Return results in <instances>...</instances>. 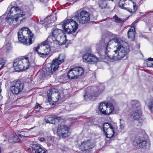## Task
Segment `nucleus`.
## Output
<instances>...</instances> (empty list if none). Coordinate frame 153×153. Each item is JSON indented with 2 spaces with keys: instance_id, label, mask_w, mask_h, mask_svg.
<instances>
[{
  "instance_id": "nucleus-1",
  "label": "nucleus",
  "mask_w": 153,
  "mask_h": 153,
  "mask_svg": "<svg viewBox=\"0 0 153 153\" xmlns=\"http://www.w3.org/2000/svg\"><path fill=\"white\" fill-rule=\"evenodd\" d=\"M6 12L9 16L5 18L6 22L9 25L16 28L20 24L23 20L20 18L25 16V14L24 12L20 9L19 7L15 6L9 7Z\"/></svg>"
},
{
  "instance_id": "nucleus-2",
  "label": "nucleus",
  "mask_w": 153,
  "mask_h": 153,
  "mask_svg": "<svg viewBox=\"0 0 153 153\" xmlns=\"http://www.w3.org/2000/svg\"><path fill=\"white\" fill-rule=\"evenodd\" d=\"M120 41V43L115 46L116 49L114 50L115 53L112 57V60L121 59L129 52L128 44L123 41Z\"/></svg>"
},
{
  "instance_id": "nucleus-3",
  "label": "nucleus",
  "mask_w": 153,
  "mask_h": 153,
  "mask_svg": "<svg viewBox=\"0 0 153 153\" xmlns=\"http://www.w3.org/2000/svg\"><path fill=\"white\" fill-rule=\"evenodd\" d=\"M65 58V55L62 54H60L57 58L53 59L50 67L43 70L44 75L47 76L53 74L58 68L59 65L64 61Z\"/></svg>"
},
{
  "instance_id": "nucleus-4",
  "label": "nucleus",
  "mask_w": 153,
  "mask_h": 153,
  "mask_svg": "<svg viewBox=\"0 0 153 153\" xmlns=\"http://www.w3.org/2000/svg\"><path fill=\"white\" fill-rule=\"evenodd\" d=\"M30 66L29 59L27 57L23 56L15 59L13 62V66L15 70L17 71L26 70Z\"/></svg>"
},
{
  "instance_id": "nucleus-5",
  "label": "nucleus",
  "mask_w": 153,
  "mask_h": 153,
  "mask_svg": "<svg viewBox=\"0 0 153 153\" xmlns=\"http://www.w3.org/2000/svg\"><path fill=\"white\" fill-rule=\"evenodd\" d=\"M61 30L58 28H53L52 31L48 38L49 41L52 42L57 45H62L64 44L66 42V36H62L61 37L59 41L57 40L58 36L61 33Z\"/></svg>"
},
{
  "instance_id": "nucleus-6",
  "label": "nucleus",
  "mask_w": 153,
  "mask_h": 153,
  "mask_svg": "<svg viewBox=\"0 0 153 153\" xmlns=\"http://www.w3.org/2000/svg\"><path fill=\"white\" fill-rule=\"evenodd\" d=\"M65 31L69 34L75 33L77 30L78 25L72 19H68L61 23Z\"/></svg>"
},
{
  "instance_id": "nucleus-7",
  "label": "nucleus",
  "mask_w": 153,
  "mask_h": 153,
  "mask_svg": "<svg viewBox=\"0 0 153 153\" xmlns=\"http://www.w3.org/2000/svg\"><path fill=\"white\" fill-rule=\"evenodd\" d=\"M75 17L78 22L80 24H85L90 19V14L88 12L84 10H79L75 14Z\"/></svg>"
},
{
  "instance_id": "nucleus-8",
  "label": "nucleus",
  "mask_w": 153,
  "mask_h": 153,
  "mask_svg": "<svg viewBox=\"0 0 153 153\" xmlns=\"http://www.w3.org/2000/svg\"><path fill=\"white\" fill-rule=\"evenodd\" d=\"M24 88V84L19 80H15L11 83L10 86V92L14 95L20 93Z\"/></svg>"
},
{
  "instance_id": "nucleus-9",
  "label": "nucleus",
  "mask_w": 153,
  "mask_h": 153,
  "mask_svg": "<svg viewBox=\"0 0 153 153\" xmlns=\"http://www.w3.org/2000/svg\"><path fill=\"white\" fill-rule=\"evenodd\" d=\"M105 87L103 84H101L98 87L92 86L91 87H88L85 90V94L84 95V97L86 96L89 97L88 93L89 90H91L92 92L91 95V97H97L104 90Z\"/></svg>"
},
{
  "instance_id": "nucleus-10",
  "label": "nucleus",
  "mask_w": 153,
  "mask_h": 153,
  "mask_svg": "<svg viewBox=\"0 0 153 153\" xmlns=\"http://www.w3.org/2000/svg\"><path fill=\"white\" fill-rule=\"evenodd\" d=\"M84 73V70L82 67H75L70 70L68 73V77L71 79H76L82 75Z\"/></svg>"
},
{
  "instance_id": "nucleus-11",
  "label": "nucleus",
  "mask_w": 153,
  "mask_h": 153,
  "mask_svg": "<svg viewBox=\"0 0 153 153\" xmlns=\"http://www.w3.org/2000/svg\"><path fill=\"white\" fill-rule=\"evenodd\" d=\"M95 144L91 140H85L82 142L80 146L82 153H89L94 148Z\"/></svg>"
},
{
  "instance_id": "nucleus-12",
  "label": "nucleus",
  "mask_w": 153,
  "mask_h": 153,
  "mask_svg": "<svg viewBox=\"0 0 153 153\" xmlns=\"http://www.w3.org/2000/svg\"><path fill=\"white\" fill-rule=\"evenodd\" d=\"M33 50L37 53L39 56L44 58L47 57V56L51 51L49 46L47 47L40 45H38L36 48H34Z\"/></svg>"
},
{
  "instance_id": "nucleus-13",
  "label": "nucleus",
  "mask_w": 153,
  "mask_h": 153,
  "mask_svg": "<svg viewBox=\"0 0 153 153\" xmlns=\"http://www.w3.org/2000/svg\"><path fill=\"white\" fill-rule=\"evenodd\" d=\"M127 0H120L118 4L119 7L122 9L126 10L131 13H134L137 10V6L135 2H133V10L132 9L128 7L129 4L127 2Z\"/></svg>"
},
{
  "instance_id": "nucleus-14",
  "label": "nucleus",
  "mask_w": 153,
  "mask_h": 153,
  "mask_svg": "<svg viewBox=\"0 0 153 153\" xmlns=\"http://www.w3.org/2000/svg\"><path fill=\"white\" fill-rule=\"evenodd\" d=\"M57 133L60 137L63 138L68 137L70 135L68 127L65 125H61L57 130Z\"/></svg>"
},
{
  "instance_id": "nucleus-15",
  "label": "nucleus",
  "mask_w": 153,
  "mask_h": 153,
  "mask_svg": "<svg viewBox=\"0 0 153 153\" xmlns=\"http://www.w3.org/2000/svg\"><path fill=\"white\" fill-rule=\"evenodd\" d=\"M148 142L145 137H139L136 139L134 141L133 145L137 148H144L146 147Z\"/></svg>"
},
{
  "instance_id": "nucleus-16",
  "label": "nucleus",
  "mask_w": 153,
  "mask_h": 153,
  "mask_svg": "<svg viewBox=\"0 0 153 153\" xmlns=\"http://www.w3.org/2000/svg\"><path fill=\"white\" fill-rule=\"evenodd\" d=\"M28 151L31 153H46V151L37 143L30 144Z\"/></svg>"
},
{
  "instance_id": "nucleus-17",
  "label": "nucleus",
  "mask_w": 153,
  "mask_h": 153,
  "mask_svg": "<svg viewBox=\"0 0 153 153\" xmlns=\"http://www.w3.org/2000/svg\"><path fill=\"white\" fill-rule=\"evenodd\" d=\"M142 111L140 108L136 109L134 111H133L131 114V117L134 120H140L139 122L141 123L143 120L141 118Z\"/></svg>"
},
{
  "instance_id": "nucleus-18",
  "label": "nucleus",
  "mask_w": 153,
  "mask_h": 153,
  "mask_svg": "<svg viewBox=\"0 0 153 153\" xmlns=\"http://www.w3.org/2000/svg\"><path fill=\"white\" fill-rule=\"evenodd\" d=\"M108 104L107 102H101L100 103L98 110L101 114H104L109 115V113L111 111V110L110 111V110L108 111L106 110ZM109 109H111V108Z\"/></svg>"
},
{
  "instance_id": "nucleus-19",
  "label": "nucleus",
  "mask_w": 153,
  "mask_h": 153,
  "mask_svg": "<svg viewBox=\"0 0 153 153\" xmlns=\"http://www.w3.org/2000/svg\"><path fill=\"white\" fill-rule=\"evenodd\" d=\"M28 29V28L24 27L22 28L18 32V37L19 42L23 45L26 44L25 41L26 38H25L24 36L23 35L22 32V31L27 30Z\"/></svg>"
},
{
  "instance_id": "nucleus-20",
  "label": "nucleus",
  "mask_w": 153,
  "mask_h": 153,
  "mask_svg": "<svg viewBox=\"0 0 153 153\" xmlns=\"http://www.w3.org/2000/svg\"><path fill=\"white\" fill-rule=\"evenodd\" d=\"M60 119V117L53 115L46 117L45 118V120L47 123L55 124L56 123L55 120H59Z\"/></svg>"
},
{
  "instance_id": "nucleus-21",
  "label": "nucleus",
  "mask_w": 153,
  "mask_h": 153,
  "mask_svg": "<svg viewBox=\"0 0 153 153\" xmlns=\"http://www.w3.org/2000/svg\"><path fill=\"white\" fill-rule=\"evenodd\" d=\"M117 130V127L115 126L114 127H111V128H109L108 130L104 132V133L107 138H110L115 134V132Z\"/></svg>"
},
{
  "instance_id": "nucleus-22",
  "label": "nucleus",
  "mask_w": 153,
  "mask_h": 153,
  "mask_svg": "<svg viewBox=\"0 0 153 153\" xmlns=\"http://www.w3.org/2000/svg\"><path fill=\"white\" fill-rule=\"evenodd\" d=\"M20 140L21 138L17 134L11 135L8 139V142L11 143H18Z\"/></svg>"
},
{
  "instance_id": "nucleus-23",
  "label": "nucleus",
  "mask_w": 153,
  "mask_h": 153,
  "mask_svg": "<svg viewBox=\"0 0 153 153\" xmlns=\"http://www.w3.org/2000/svg\"><path fill=\"white\" fill-rule=\"evenodd\" d=\"M135 29L134 27H131L128 32V36L131 40H133L135 38Z\"/></svg>"
},
{
  "instance_id": "nucleus-24",
  "label": "nucleus",
  "mask_w": 153,
  "mask_h": 153,
  "mask_svg": "<svg viewBox=\"0 0 153 153\" xmlns=\"http://www.w3.org/2000/svg\"><path fill=\"white\" fill-rule=\"evenodd\" d=\"M111 35L113 38L112 39L110 40V41L108 43V45H109V43L110 42L112 41H113L114 42L116 43H117V45L120 44V41H123L120 39L117 38V36L116 34L111 33Z\"/></svg>"
},
{
  "instance_id": "nucleus-25",
  "label": "nucleus",
  "mask_w": 153,
  "mask_h": 153,
  "mask_svg": "<svg viewBox=\"0 0 153 153\" xmlns=\"http://www.w3.org/2000/svg\"><path fill=\"white\" fill-rule=\"evenodd\" d=\"M34 40V37L33 34L31 33L29 34V36H28V42H27V39H26L25 42L26 44L24 45H29L33 43V41Z\"/></svg>"
},
{
  "instance_id": "nucleus-26",
  "label": "nucleus",
  "mask_w": 153,
  "mask_h": 153,
  "mask_svg": "<svg viewBox=\"0 0 153 153\" xmlns=\"http://www.w3.org/2000/svg\"><path fill=\"white\" fill-rule=\"evenodd\" d=\"M110 43H109V45H110ZM108 45L107 44L106 46L105 49V56L106 59H112V57L113 56L111 55H109V54L108 53L110 51V48L108 46Z\"/></svg>"
},
{
  "instance_id": "nucleus-27",
  "label": "nucleus",
  "mask_w": 153,
  "mask_h": 153,
  "mask_svg": "<svg viewBox=\"0 0 153 153\" xmlns=\"http://www.w3.org/2000/svg\"><path fill=\"white\" fill-rule=\"evenodd\" d=\"M116 126L115 125H111L109 123H105L103 124V132H105L107 131L111 127H114Z\"/></svg>"
},
{
  "instance_id": "nucleus-28",
  "label": "nucleus",
  "mask_w": 153,
  "mask_h": 153,
  "mask_svg": "<svg viewBox=\"0 0 153 153\" xmlns=\"http://www.w3.org/2000/svg\"><path fill=\"white\" fill-rule=\"evenodd\" d=\"M130 104L133 107L135 108H139L141 105L140 102L138 100H136L131 101Z\"/></svg>"
},
{
  "instance_id": "nucleus-29",
  "label": "nucleus",
  "mask_w": 153,
  "mask_h": 153,
  "mask_svg": "<svg viewBox=\"0 0 153 153\" xmlns=\"http://www.w3.org/2000/svg\"><path fill=\"white\" fill-rule=\"evenodd\" d=\"M91 55L89 53L84 54L82 57L83 61L85 62H90Z\"/></svg>"
},
{
  "instance_id": "nucleus-30",
  "label": "nucleus",
  "mask_w": 153,
  "mask_h": 153,
  "mask_svg": "<svg viewBox=\"0 0 153 153\" xmlns=\"http://www.w3.org/2000/svg\"><path fill=\"white\" fill-rule=\"evenodd\" d=\"M48 19L50 20V22L53 23L57 19V18L56 16H47L45 19H44V21H47L48 20Z\"/></svg>"
},
{
  "instance_id": "nucleus-31",
  "label": "nucleus",
  "mask_w": 153,
  "mask_h": 153,
  "mask_svg": "<svg viewBox=\"0 0 153 153\" xmlns=\"http://www.w3.org/2000/svg\"><path fill=\"white\" fill-rule=\"evenodd\" d=\"M113 19L115 20V22L117 23H123L126 21L125 19L118 18L116 15H115L113 17Z\"/></svg>"
},
{
  "instance_id": "nucleus-32",
  "label": "nucleus",
  "mask_w": 153,
  "mask_h": 153,
  "mask_svg": "<svg viewBox=\"0 0 153 153\" xmlns=\"http://www.w3.org/2000/svg\"><path fill=\"white\" fill-rule=\"evenodd\" d=\"M110 108H111V109H110V111L111 110V111L109 113V114L111 113L114 111V107L113 105L112 104V103H108V104L107 105V111H108L110 110Z\"/></svg>"
},
{
  "instance_id": "nucleus-33",
  "label": "nucleus",
  "mask_w": 153,
  "mask_h": 153,
  "mask_svg": "<svg viewBox=\"0 0 153 153\" xmlns=\"http://www.w3.org/2000/svg\"><path fill=\"white\" fill-rule=\"evenodd\" d=\"M152 60L153 58H149L148 59V61H147V63L148 66L152 67Z\"/></svg>"
},
{
  "instance_id": "nucleus-34",
  "label": "nucleus",
  "mask_w": 153,
  "mask_h": 153,
  "mask_svg": "<svg viewBox=\"0 0 153 153\" xmlns=\"http://www.w3.org/2000/svg\"><path fill=\"white\" fill-rule=\"evenodd\" d=\"M120 129H123L125 127L124 121V120L121 119H120Z\"/></svg>"
},
{
  "instance_id": "nucleus-35",
  "label": "nucleus",
  "mask_w": 153,
  "mask_h": 153,
  "mask_svg": "<svg viewBox=\"0 0 153 153\" xmlns=\"http://www.w3.org/2000/svg\"><path fill=\"white\" fill-rule=\"evenodd\" d=\"M91 56L92 57L91 58L90 62H92L95 63L97 62L98 60V59L96 56H95L94 55L92 54Z\"/></svg>"
},
{
  "instance_id": "nucleus-36",
  "label": "nucleus",
  "mask_w": 153,
  "mask_h": 153,
  "mask_svg": "<svg viewBox=\"0 0 153 153\" xmlns=\"http://www.w3.org/2000/svg\"><path fill=\"white\" fill-rule=\"evenodd\" d=\"M5 48L7 51L11 49L12 48V46L11 43L9 42L6 43L5 44Z\"/></svg>"
},
{
  "instance_id": "nucleus-37",
  "label": "nucleus",
  "mask_w": 153,
  "mask_h": 153,
  "mask_svg": "<svg viewBox=\"0 0 153 153\" xmlns=\"http://www.w3.org/2000/svg\"><path fill=\"white\" fill-rule=\"evenodd\" d=\"M107 4L105 1H102L99 4V7L102 9L105 8Z\"/></svg>"
},
{
  "instance_id": "nucleus-38",
  "label": "nucleus",
  "mask_w": 153,
  "mask_h": 153,
  "mask_svg": "<svg viewBox=\"0 0 153 153\" xmlns=\"http://www.w3.org/2000/svg\"><path fill=\"white\" fill-rule=\"evenodd\" d=\"M148 108L152 113H153V99L150 102Z\"/></svg>"
},
{
  "instance_id": "nucleus-39",
  "label": "nucleus",
  "mask_w": 153,
  "mask_h": 153,
  "mask_svg": "<svg viewBox=\"0 0 153 153\" xmlns=\"http://www.w3.org/2000/svg\"><path fill=\"white\" fill-rule=\"evenodd\" d=\"M27 132L22 131L20 132L19 134H17L19 136V137L20 138H22V137H26L25 134Z\"/></svg>"
},
{
  "instance_id": "nucleus-40",
  "label": "nucleus",
  "mask_w": 153,
  "mask_h": 153,
  "mask_svg": "<svg viewBox=\"0 0 153 153\" xmlns=\"http://www.w3.org/2000/svg\"><path fill=\"white\" fill-rule=\"evenodd\" d=\"M4 60L3 58H0V69L4 66Z\"/></svg>"
},
{
  "instance_id": "nucleus-41",
  "label": "nucleus",
  "mask_w": 153,
  "mask_h": 153,
  "mask_svg": "<svg viewBox=\"0 0 153 153\" xmlns=\"http://www.w3.org/2000/svg\"><path fill=\"white\" fill-rule=\"evenodd\" d=\"M53 91H52L51 90V89L50 90H49L48 92V99L49 100L51 98V94H52Z\"/></svg>"
},
{
  "instance_id": "nucleus-42",
  "label": "nucleus",
  "mask_w": 153,
  "mask_h": 153,
  "mask_svg": "<svg viewBox=\"0 0 153 153\" xmlns=\"http://www.w3.org/2000/svg\"><path fill=\"white\" fill-rule=\"evenodd\" d=\"M48 41H49V40H48V39H47L46 40L43 42L41 44H39L38 45H41L42 46H45L46 45H47L48 44Z\"/></svg>"
},
{
  "instance_id": "nucleus-43",
  "label": "nucleus",
  "mask_w": 153,
  "mask_h": 153,
  "mask_svg": "<svg viewBox=\"0 0 153 153\" xmlns=\"http://www.w3.org/2000/svg\"><path fill=\"white\" fill-rule=\"evenodd\" d=\"M42 108V107L41 105H40L38 103L36 102V105H35V108H36L40 110Z\"/></svg>"
},
{
  "instance_id": "nucleus-44",
  "label": "nucleus",
  "mask_w": 153,
  "mask_h": 153,
  "mask_svg": "<svg viewBox=\"0 0 153 153\" xmlns=\"http://www.w3.org/2000/svg\"><path fill=\"white\" fill-rule=\"evenodd\" d=\"M45 25H48L49 24L52 23L51 22H50V20H48L47 21H45Z\"/></svg>"
},
{
  "instance_id": "nucleus-45",
  "label": "nucleus",
  "mask_w": 153,
  "mask_h": 153,
  "mask_svg": "<svg viewBox=\"0 0 153 153\" xmlns=\"http://www.w3.org/2000/svg\"><path fill=\"white\" fill-rule=\"evenodd\" d=\"M39 140L41 142H43L45 140V138L44 137H41L39 139Z\"/></svg>"
},
{
  "instance_id": "nucleus-46",
  "label": "nucleus",
  "mask_w": 153,
  "mask_h": 153,
  "mask_svg": "<svg viewBox=\"0 0 153 153\" xmlns=\"http://www.w3.org/2000/svg\"><path fill=\"white\" fill-rule=\"evenodd\" d=\"M58 99H59L60 98V94L59 93H58Z\"/></svg>"
},
{
  "instance_id": "nucleus-47",
  "label": "nucleus",
  "mask_w": 153,
  "mask_h": 153,
  "mask_svg": "<svg viewBox=\"0 0 153 153\" xmlns=\"http://www.w3.org/2000/svg\"><path fill=\"white\" fill-rule=\"evenodd\" d=\"M99 46H100V45H99V44H97V45H96V47L97 48H99Z\"/></svg>"
},
{
  "instance_id": "nucleus-48",
  "label": "nucleus",
  "mask_w": 153,
  "mask_h": 153,
  "mask_svg": "<svg viewBox=\"0 0 153 153\" xmlns=\"http://www.w3.org/2000/svg\"><path fill=\"white\" fill-rule=\"evenodd\" d=\"M24 117L25 118V119H27V118L28 117V116L27 115H25V116H24Z\"/></svg>"
},
{
  "instance_id": "nucleus-49",
  "label": "nucleus",
  "mask_w": 153,
  "mask_h": 153,
  "mask_svg": "<svg viewBox=\"0 0 153 153\" xmlns=\"http://www.w3.org/2000/svg\"><path fill=\"white\" fill-rule=\"evenodd\" d=\"M36 1H38L39 2H42L44 0H36Z\"/></svg>"
},
{
  "instance_id": "nucleus-50",
  "label": "nucleus",
  "mask_w": 153,
  "mask_h": 153,
  "mask_svg": "<svg viewBox=\"0 0 153 153\" xmlns=\"http://www.w3.org/2000/svg\"><path fill=\"white\" fill-rule=\"evenodd\" d=\"M74 104H71V107H72V106H74Z\"/></svg>"
},
{
  "instance_id": "nucleus-51",
  "label": "nucleus",
  "mask_w": 153,
  "mask_h": 153,
  "mask_svg": "<svg viewBox=\"0 0 153 153\" xmlns=\"http://www.w3.org/2000/svg\"><path fill=\"white\" fill-rule=\"evenodd\" d=\"M68 45H65V47L66 48H67L68 47Z\"/></svg>"
},
{
  "instance_id": "nucleus-52",
  "label": "nucleus",
  "mask_w": 153,
  "mask_h": 153,
  "mask_svg": "<svg viewBox=\"0 0 153 153\" xmlns=\"http://www.w3.org/2000/svg\"><path fill=\"white\" fill-rule=\"evenodd\" d=\"M129 1H131L132 2H134L132 0H128Z\"/></svg>"
},
{
  "instance_id": "nucleus-53",
  "label": "nucleus",
  "mask_w": 153,
  "mask_h": 153,
  "mask_svg": "<svg viewBox=\"0 0 153 153\" xmlns=\"http://www.w3.org/2000/svg\"><path fill=\"white\" fill-rule=\"evenodd\" d=\"M41 50V51L40 52H42V51H44L43 50Z\"/></svg>"
},
{
  "instance_id": "nucleus-54",
  "label": "nucleus",
  "mask_w": 153,
  "mask_h": 153,
  "mask_svg": "<svg viewBox=\"0 0 153 153\" xmlns=\"http://www.w3.org/2000/svg\"><path fill=\"white\" fill-rule=\"evenodd\" d=\"M0 153H1V149L0 148Z\"/></svg>"
},
{
  "instance_id": "nucleus-55",
  "label": "nucleus",
  "mask_w": 153,
  "mask_h": 153,
  "mask_svg": "<svg viewBox=\"0 0 153 153\" xmlns=\"http://www.w3.org/2000/svg\"><path fill=\"white\" fill-rule=\"evenodd\" d=\"M152 67H153V59L152 60Z\"/></svg>"
},
{
  "instance_id": "nucleus-56",
  "label": "nucleus",
  "mask_w": 153,
  "mask_h": 153,
  "mask_svg": "<svg viewBox=\"0 0 153 153\" xmlns=\"http://www.w3.org/2000/svg\"><path fill=\"white\" fill-rule=\"evenodd\" d=\"M6 140H4V141L5 142Z\"/></svg>"
},
{
  "instance_id": "nucleus-57",
  "label": "nucleus",
  "mask_w": 153,
  "mask_h": 153,
  "mask_svg": "<svg viewBox=\"0 0 153 153\" xmlns=\"http://www.w3.org/2000/svg\"><path fill=\"white\" fill-rule=\"evenodd\" d=\"M1 20V18H0V20Z\"/></svg>"
}]
</instances>
